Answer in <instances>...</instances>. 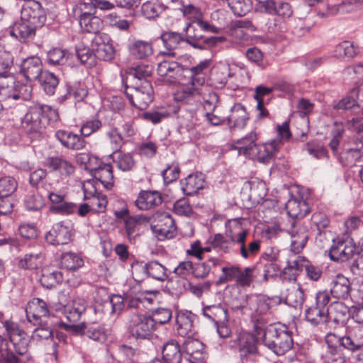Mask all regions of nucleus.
<instances>
[{"instance_id":"nucleus-47","label":"nucleus","mask_w":363,"mask_h":363,"mask_svg":"<svg viewBox=\"0 0 363 363\" xmlns=\"http://www.w3.org/2000/svg\"><path fill=\"white\" fill-rule=\"evenodd\" d=\"M329 309H323L314 305L309 307L305 313L307 321L313 325L324 323L328 320Z\"/></svg>"},{"instance_id":"nucleus-40","label":"nucleus","mask_w":363,"mask_h":363,"mask_svg":"<svg viewBox=\"0 0 363 363\" xmlns=\"http://www.w3.org/2000/svg\"><path fill=\"white\" fill-rule=\"evenodd\" d=\"M288 215L296 219L305 217L309 213L308 203L303 200L289 199L285 204Z\"/></svg>"},{"instance_id":"nucleus-21","label":"nucleus","mask_w":363,"mask_h":363,"mask_svg":"<svg viewBox=\"0 0 363 363\" xmlns=\"http://www.w3.org/2000/svg\"><path fill=\"white\" fill-rule=\"evenodd\" d=\"M249 117L246 108L240 104H235L227 118L228 125L231 130H241L246 125Z\"/></svg>"},{"instance_id":"nucleus-54","label":"nucleus","mask_w":363,"mask_h":363,"mask_svg":"<svg viewBox=\"0 0 363 363\" xmlns=\"http://www.w3.org/2000/svg\"><path fill=\"white\" fill-rule=\"evenodd\" d=\"M61 265L67 270L75 271L83 266L84 260L77 254L65 252L61 255Z\"/></svg>"},{"instance_id":"nucleus-1","label":"nucleus","mask_w":363,"mask_h":363,"mask_svg":"<svg viewBox=\"0 0 363 363\" xmlns=\"http://www.w3.org/2000/svg\"><path fill=\"white\" fill-rule=\"evenodd\" d=\"M255 328L257 335L264 331L262 341L264 345L277 355H283L293 347L292 332L286 325L269 324L264 328L261 318L257 319Z\"/></svg>"},{"instance_id":"nucleus-44","label":"nucleus","mask_w":363,"mask_h":363,"mask_svg":"<svg viewBox=\"0 0 363 363\" xmlns=\"http://www.w3.org/2000/svg\"><path fill=\"white\" fill-rule=\"evenodd\" d=\"M101 37L96 36L93 40V48L94 45H96L95 48L96 58L104 61H110L114 57V48L112 44L109 43L100 42Z\"/></svg>"},{"instance_id":"nucleus-42","label":"nucleus","mask_w":363,"mask_h":363,"mask_svg":"<svg viewBox=\"0 0 363 363\" xmlns=\"http://www.w3.org/2000/svg\"><path fill=\"white\" fill-rule=\"evenodd\" d=\"M204 177L201 173L189 174L182 181V190L186 195H193L199 189H203Z\"/></svg>"},{"instance_id":"nucleus-34","label":"nucleus","mask_w":363,"mask_h":363,"mask_svg":"<svg viewBox=\"0 0 363 363\" xmlns=\"http://www.w3.org/2000/svg\"><path fill=\"white\" fill-rule=\"evenodd\" d=\"M79 26L86 33L97 34L103 28V21L89 12L81 13Z\"/></svg>"},{"instance_id":"nucleus-35","label":"nucleus","mask_w":363,"mask_h":363,"mask_svg":"<svg viewBox=\"0 0 363 363\" xmlns=\"http://www.w3.org/2000/svg\"><path fill=\"white\" fill-rule=\"evenodd\" d=\"M184 351L189 356V361L205 359L204 345L197 339L187 337L184 343Z\"/></svg>"},{"instance_id":"nucleus-58","label":"nucleus","mask_w":363,"mask_h":363,"mask_svg":"<svg viewBox=\"0 0 363 363\" xmlns=\"http://www.w3.org/2000/svg\"><path fill=\"white\" fill-rule=\"evenodd\" d=\"M240 267L228 264L221 269V275L216 281V285H220L233 281H237Z\"/></svg>"},{"instance_id":"nucleus-24","label":"nucleus","mask_w":363,"mask_h":363,"mask_svg":"<svg viewBox=\"0 0 363 363\" xmlns=\"http://www.w3.org/2000/svg\"><path fill=\"white\" fill-rule=\"evenodd\" d=\"M200 86L193 85L192 82L186 86L179 88L174 93V97L177 101L184 104H192L199 101L202 94V89Z\"/></svg>"},{"instance_id":"nucleus-59","label":"nucleus","mask_w":363,"mask_h":363,"mask_svg":"<svg viewBox=\"0 0 363 363\" xmlns=\"http://www.w3.org/2000/svg\"><path fill=\"white\" fill-rule=\"evenodd\" d=\"M233 13L238 16H243L252 9V0H231L228 4Z\"/></svg>"},{"instance_id":"nucleus-39","label":"nucleus","mask_w":363,"mask_h":363,"mask_svg":"<svg viewBox=\"0 0 363 363\" xmlns=\"http://www.w3.org/2000/svg\"><path fill=\"white\" fill-rule=\"evenodd\" d=\"M45 257L41 252L26 254L18 260V267L24 270H36L40 268Z\"/></svg>"},{"instance_id":"nucleus-14","label":"nucleus","mask_w":363,"mask_h":363,"mask_svg":"<svg viewBox=\"0 0 363 363\" xmlns=\"http://www.w3.org/2000/svg\"><path fill=\"white\" fill-rule=\"evenodd\" d=\"M280 144L281 141L279 139H274L269 143L264 144H256L251 155L255 156L259 162L264 164L269 163L278 151Z\"/></svg>"},{"instance_id":"nucleus-62","label":"nucleus","mask_w":363,"mask_h":363,"mask_svg":"<svg viewBox=\"0 0 363 363\" xmlns=\"http://www.w3.org/2000/svg\"><path fill=\"white\" fill-rule=\"evenodd\" d=\"M18 186L17 182L11 177L0 178V198L11 196Z\"/></svg>"},{"instance_id":"nucleus-15","label":"nucleus","mask_w":363,"mask_h":363,"mask_svg":"<svg viewBox=\"0 0 363 363\" xmlns=\"http://www.w3.org/2000/svg\"><path fill=\"white\" fill-rule=\"evenodd\" d=\"M75 335H86L88 338L99 342H104L107 338V334L104 328L98 326H87L84 323L77 325H67Z\"/></svg>"},{"instance_id":"nucleus-37","label":"nucleus","mask_w":363,"mask_h":363,"mask_svg":"<svg viewBox=\"0 0 363 363\" xmlns=\"http://www.w3.org/2000/svg\"><path fill=\"white\" fill-rule=\"evenodd\" d=\"M257 139L256 133L252 131L245 137L236 140L235 143L231 145V148L238 150L239 155L250 156L252 152H253V148L256 145Z\"/></svg>"},{"instance_id":"nucleus-57","label":"nucleus","mask_w":363,"mask_h":363,"mask_svg":"<svg viewBox=\"0 0 363 363\" xmlns=\"http://www.w3.org/2000/svg\"><path fill=\"white\" fill-rule=\"evenodd\" d=\"M355 0H350L348 1H344L342 4L336 5H328L325 9H319L318 11V16L321 18H328L331 16L337 14L340 11H350L353 10V8L349 9V7L353 6V3Z\"/></svg>"},{"instance_id":"nucleus-20","label":"nucleus","mask_w":363,"mask_h":363,"mask_svg":"<svg viewBox=\"0 0 363 363\" xmlns=\"http://www.w3.org/2000/svg\"><path fill=\"white\" fill-rule=\"evenodd\" d=\"M194 314L189 311L179 312L176 316L177 331L184 337H191L194 335Z\"/></svg>"},{"instance_id":"nucleus-23","label":"nucleus","mask_w":363,"mask_h":363,"mask_svg":"<svg viewBox=\"0 0 363 363\" xmlns=\"http://www.w3.org/2000/svg\"><path fill=\"white\" fill-rule=\"evenodd\" d=\"M55 138L64 147L72 150H82L86 145V141L82 137L65 130H57Z\"/></svg>"},{"instance_id":"nucleus-28","label":"nucleus","mask_w":363,"mask_h":363,"mask_svg":"<svg viewBox=\"0 0 363 363\" xmlns=\"http://www.w3.org/2000/svg\"><path fill=\"white\" fill-rule=\"evenodd\" d=\"M47 167L52 172H56L61 177H67L74 172L73 164L62 157H50L47 160Z\"/></svg>"},{"instance_id":"nucleus-10","label":"nucleus","mask_w":363,"mask_h":363,"mask_svg":"<svg viewBox=\"0 0 363 363\" xmlns=\"http://www.w3.org/2000/svg\"><path fill=\"white\" fill-rule=\"evenodd\" d=\"M48 191V197L52 205L49 211L53 213L70 214L74 213L77 206L72 202H65L64 196L52 192V186L50 183H45L42 186Z\"/></svg>"},{"instance_id":"nucleus-8","label":"nucleus","mask_w":363,"mask_h":363,"mask_svg":"<svg viewBox=\"0 0 363 363\" xmlns=\"http://www.w3.org/2000/svg\"><path fill=\"white\" fill-rule=\"evenodd\" d=\"M22 21L30 23L34 26L42 28L47 20V13L42 4L35 0L26 2L21 9Z\"/></svg>"},{"instance_id":"nucleus-25","label":"nucleus","mask_w":363,"mask_h":363,"mask_svg":"<svg viewBox=\"0 0 363 363\" xmlns=\"http://www.w3.org/2000/svg\"><path fill=\"white\" fill-rule=\"evenodd\" d=\"M237 344L238 352L241 358L247 357L249 354H254L257 352V339L248 333H241L235 340Z\"/></svg>"},{"instance_id":"nucleus-63","label":"nucleus","mask_w":363,"mask_h":363,"mask_svg":"<svg viewBox=\"0 0 363 363\" xmlns=\"http://www.w3.org/2000/svg\"><path fill=\"white\" fill-rule=\"evenodd\" d=\"M77 58L81 63L88 67H92L96 64V55L88 47H78L76 50Z\"/></svg>"},{"instance_id":"nucleus-7","label":"nucleus","mask_w":363,"mask_h":363,"mask_svg":"<svg viewBox=\"0 0 363 363\" xmlns=\"http://www.w3.org/2000/svg\"><path fill=\"white\" fill-rule=\"evenodd\" d=\"M5 328L9 336V340H6L8 347L18 355L27 357L28 340L24 331L12 322H6Z\"/></svg>"},{"instance_id":"nucleus-22","label":"nucleus","mask_w":363,"mask_h":363,"mask_svg":"<svg viewBox=\"0 0 363 363\" xmlns=\"http://www.w3.org/2000/svg\"><path fill=\"white\" fill-rule=\"evenodd\" d=\"M45 239L50 245H65L70 241L71 234L67 227L58 223L45 234Z\"/></svg>"},{"instance_id":"nucleus-26","label":"nucleus","mask_w":363,"mask_h":363,"mask_svg":"<svg viewBox=\"0 0 363 363\" xmlns=\"http://www.w3.org/2000/svg\"><path fill=\"white\" fill-rule=\"evenodd\" d=\"M350 318V309L342 302H334L329 309L328 322L333 323L335 327L344 325Z\"/></svg>"},{"instance_id":"nucleus-33","label":"nucleus","mask_w":363,"mask_h":363,"mask_svg":"<svg viewBox=\"0 0 363 363\" xmlns=\"http://www.w3.org/2000/svg\"><path fill=\"white\" fill-rule=\"evenodd\" d=\"M161 39L166 48V50L162 51L161 54L169 57H177L174 50L177 48L181 42H184L182 35L177 32L169 31L163 33Z\"/></svg>"},{"instance_id":"nucleus-46","label":"nucleus","mask_w":363,"mask_h":363,"mask_svg":"<svg viewBox=\"0 0 363 363\" xmlns=\"http://www.w3.org/2000/svg\"><path fill=\"white\" fill-rule=\"evenodd\" d=\"M86 307L87 303L85 299L79 297L74 298L72 305L65 309L67 318L72 322L79 320Z\"/></svg>"},{"instance_id":"nucleus-61","label":"nucleus","mask_w":363,"mask_h":363,"mask_svg":"<svg viewBox=\"0 0 363 363\" xmlns=\"http://www.w3.org/2000/svg\"><path fill=\"white\" fill-rule=\"evenodd\" d=\"M150 316L157 327V324L164 325L167 323L172 318V311L169 308L160 307L152 310Z\"/></svg>"},{"instance_id":"nucleus-50","label":"nucleus","mask_w":363,"mask_h":363,"mask_svg":"<svg viewBox=\"0 0 363 363\" xmlns=\"http://www.w3.org/2000/svg\"><path fill=\"white\" fill-rule=\"evenodd\" d=\"M48 95H53L59 84L58 78L52 72L45 71L38 79Z\"/></svg>"},{"instance_id":"nucleus-53","label":"nucleus","mask_w":363,"mask_h":363,"mask_svg":"<svg viewBox=\"0 0 363 363\" xmlns=\"http://www.w3.org/2000/svg\"><path fill=\"white\" fill-rule=\"evenodd\" d=\"M265 11L270 14H276L283 18L290 17L292 14L291 5L281 1H274L267 4Z\"/></svg>"},{"instance_id":"nucleus-49","label":"nucleus","mask_w":363,"mask_h":363,"mask_svg":"<svg viewBox=\"0 0 363 363\" xmlns=\"http://www.w3.org/2000/svg\"><path fill=\"white\" fill-rule=\"evenodd\" d=\"M258 269L256 265L250 267H245L243 270L240 268L237 279V284L241 287H249L250 286L252 281L259 278Z\"/></svg>"},{"instance_id":"nucleus-11","label":"nucleus","mask_w":363,"mask_h":363,"mask_svg":"<svg viewBox=\"0 0 363 363\" xmlns=\"http://www.w3.org/2000/svg\"><path fill=\"white\" fill-rule=\"evenodd\" d=\"M26 313L28 320L33 325L43 324L45 320L49 319L48 305L43 300L38 298H34L28 303Z\"/></svg>"},{"instance_id":"nucleus-60","label":"nucleus","mask_w":363,"mask_h":363,"mask_svg":"<svg viewBox=\"0 0 363 363\" xmlns=\"http://www.w3.org/2000/svg\"><path fill=\"white\" fill-rule=\"evenodd\" d=\"M164 10L165 7L164 4L152 1L144 3L141 7L143 15L148 19L157 17L159 14Z\"/></svg>"},{"instance_id":"nucleus-16","label":"nucleus","mask_w":363,"mask_h":363,"mask_svg":"<svg viewBox=\"0 0 363 363\" xmlns=\"http://www.w3.org/2000/svg\"><path fill=\"white\" fill-rule=\"evenodd\" d=\"M43 72L41 60L37 56L27 57L21 62V73L27 80H38Z\"/></svg>"},{"instance_id":"nucleus-31","label":"nucleus","mask_w":363,"mask_h":363,"mask_svg":"<svg viewBox=\"0 0 363 363\" xmlns=\"http://www.w3.org/2000/svg\"><path fill=\"white\" fill-rule=\"evenodd\" d=\"M40 28L21 18L20 22L15 23L12 27L11 34L18 38L20 41L26 42L33 39L35 35L36 30Z\"/></svg>"},{"instance_id":"nucleus-36","label":"nucleus","mask_w":363,"mask_h":363,"mask_svg":"<svg viewBox=\"0 0 363 363\" xmlns=\"http://www.w3.org/2000/svg\"><path fill=\"white\" fill-rule=\"evenodd\" d=\"M256 267L258 270L259 281H268L270 279L276 277L281 271L277 260L268 259L265 263H257Z\"/></svg>"},{"instance_id":"nucleus-18","label":"nucleus","mask_w":363,"mask_h":363,"mask_svg":"<svg viewBox=\"0 0 363 363\" xmlns=\"http://www.w3.org/2000/svg\"><path fill=\"white\" fill-rule=\"evenodd\" d=\"M342 346L352 352L360 350L363 347V326L358 325L350 328L342 337Z\"/></svg>"},{"instance_id":"nucleus-12","label":"nucleus","mask_w":363,"mask_h":363,"mask_svg":"<svg viewBox=\"0 0 363 363\" xmlns=\"http://www.w3.org/2000/svg\"><path fill=\"white\" fill-rule=\"evenodd\" d=\"M352 291L350 280L342 274H337L330 282V294L338 300H347Z\"/></svg>"},{"instance_id":"nucleus-3","label":"nucleus","mask_w":363,"mask_h":363,"mask_svg":"<svg viewBox=\"0 0 363 363\" xmlns=\"http://www.w3.org/2000/svg\"><path fill=\"white\" fill-rule=\"evenodd\" d=\"M40 108L38 103L30 106L21 121L23 129L31 139L41 138L45 128Z\"/></svg>"},{"instance_id":"nucleus-32","label":"nucleus","mask_w":363,"mask_h":363,"mask_svg":"<svg viewBox=\"0 0 363 363\" xmlns=\"http://www.w3.org/2000/svg\"><path fill=\"white\" fill-rule=\"evenodd\" d=\"M147 221V217L142 214L126 218L124 223V228L125 235L130 242L140 235L142 224Z\"/></svg>"},{"instance_id":"nucleus-45","label":"nucleus","mask_w":363,"mask_h":363,"mask_svg":"<svg viewBox=\"0 0 363 363\" xmlns=\"http://www.w3.org/2000/svg\"><path fill=\"white\" fill-rule=\"evenodd\" d=\"M153 68L150 65L140 64L135 67L129 69L127 79H130L133 84L137 82L140 84L142 82L147 80L152 73Z\"/></svg>"},{"instance_id":"nucleus-13","label":"nucleus","mask_w":363,"mask_h":363,"mask_svg":"<svg viewBox=\"0 0 363 363\" xmlns=\"http://www.w3.org/2000/svg\"><path fill=\"white\" fill-rule=\"evenodd\" d=\"M292 225L291 249L294 253H299L309 237L308 227L299 220L294 222Z\"/></svg>"},{"instance_id":"nucleus-30","label":"nucleus","mask_w":363,"mask_h":363,"mask_svg":"<svg viewBox=\"0 0 363 363\" xmlns=\"http://www.w3.org/2000/svg\"><path fill=\"white\" fill-rule=\"evenodd\" d=\"M248 235V231L242 228L239 224H235L233 229H229L225 233L227 240L232 241L234 244L240 245V254L245 259L248 257V252L245 246V240Z\"/></svg>"},{"instance_id":"nucleus-17","label":"nucleus","mask_w":363,"mask_h":363,"mask_svg":"<svg viewBox=\"0 0 363 363\" xmlns=\"http://www.w3.org/2000/svg\"><path fill=\"white\" fill-rule=\"evenodd\" d=\"M132 268L133 274L141 270L145 274L158 281H163L167 278L166 268L157 261H151L146 264L136 263Z\"/></svg>"},{"instance_id":"nucleus-51","label":"nucleus","mask_w":363,"mask_h":363,"mask_svg":"<svg viewBox=\"0 0 363 363\" xmlns=\"http://www.w3.org/2000/svg\"><path fill=\"white\" fill-rule=\"evenodd\" d=\"M70 53L58 48L50 50L47 53V62L51 66L63 65L67 63Z\"/></svg>"},{"instance_id":"nucleus-5","label":"nucleus","mask_w":363,"mask_h":363,"mask_svg":"<svg viewBox=\"0 0 363 363\" xmlns=\"http://www.w3.org/2000/svg\"><path fill=\"white\" fill-rule=\"evenodd\" d=\"M83 159L88 158V166L92 176L103 186L111 189L113 186V167L110 164L102 163L96 157H88L87 155H81Z\"/></svg>"},{"instance_id":"nucleus-41","label":"nucleus","mask_w":363,"mask_h":363,"mask_svg":"<svg viewBox=\"0 0 363 363\" xmlns=\"http://www.w3.org/2000/svg\"><path fill=\"white\" fill-rule=\"evenodd\" d=\"M6 339L0 340V363H26L28 357L18 355L6 345Z\"/></svg>"},{"instance_id":"nucleus-52","label":"nucleus","mask_w":363,"mask_h":363,"mask_svg":"<svg viewBox=\"0 0 363 363\" xmlns=\"http://www.w3.org/2000/svg\"><path fill=\"white\" fill-rule=\"evenodd\" d=\"M130 53L138 59L147 57L152 53L150 43L143 40H135L129 46Z\"/></svg>"},{"instance_id":"nucleus-19","label":"nucleus","mask_w":363,"mask_h":363,"mask_svg":"<svg viewBox=\"0 0 363 363\" xmlns=\"http://www.w3.org/2000/svg\"><path fill=\"white\" fill-rule=\"evenodd\" d=\"M83 189L84 194V199L85 200H91V204L94 207V212H105L108 203L106 196L97 192L95 186L91 182H88L87 185H84Z\"/></svg>"},{"instance_id":"nucleus-48","label":"nucleus","mask_w":363,"mask_h":363,"mask_svg":"<svg viewBox=\"0 0 363 363\" xmlns=\"http://www.w3.org/2000/svg\"><path fill=\"white\" fill-rule=\"evenodd\" d=\"M203 315L215 324L228 320V318L227 309L220 304L205 306L203 308Z\"/></svg>"},{"instance_id":"nucleus-9","label":"nucleus","mask_w":363,"mask_h":363,"mask_svg":"<svg viewBox=\"0 0 363 363\" xmlns=\"http://www.w3.org/2000/svg\"><path fill=\"white\" fill-rule=\"evenodd\" d=\"M356 250V245L352 239L337 238L333 240V245L330 246V258L333 261L345 262L353 257Z\"/></svg>"},{"instance_id":"nucleus-29","label":"nucleus","mask_w":363,"mask_h":363,"mask_svg":"<svg viewBox=\"0 0 363 363\" xmlns=\"http://www.w3.org/2000/svg\"><path fill=\"white\" fill-rule=\"evenodd\" d=\"M181 65L174 61L164 60L158 64L157 74L168 84H174V79L179 74Z\"/></svg>"},{"instance_id":"nucleus-38","label":"nucleus","mask_w":363,"mask_h":363,"mask_svg":"<svg viewBox=\"0 0 363 363\" xmlns=\"http://www.w3.org/2000/svg\"><path fill=\"white\" fill-rule=\"evenodd\" d=\"M162 358L166 363H181L182 354L180 346L176 340H169L163 345Z\"/></svg>"},{"instance_id":"nucleus-64","label":"nucleus","mask_w":363,"mask_h":363,"mask_svg":"<svg viewBox=\"0 0 363 363\" xmlns=\"http://www.w3.org/2000/svg\"><path fill=\"white\" fill-rule=\"evenodd\" d=\"M105 21L111 28H117L120 30H128L131 22L125 19H121L116 13H111L105 16Z\"/></svg>"},{"instance_id":"nucleus-2","label":"nucleus","mask_w":363,"mask_h":363,"mask_svg":"<svg viewBox=\"0 0 363 363\" xmlns=\"http://www.w3.org/2000/svg\"><path fill=\"white\" fill-rule=\"evenodd\" d=\"M124 94L130 104L140 110L147 108L153 101V88L148 80L125 85Z\"/></svg>"},{"instance_id":"nucleus-56","label":"nucleus","mask_w":363,"mask_h":363,"mask_svg":"<svg viewBox=\"0 0 363 363\" xmlns=\"http://www.w3.org/2000/svg\"><path fill=\"white\" fill-rule=\"evenodd\" d=\"M62 281V273L57 270L53 272L45 271L43 273L40 279L41 285L48 289L55 287Z\"/></svg>"},{"instance_id":"nucleus-55","label":"nucleus","mask_w":363,"mask_h":363,"mask_svg":"<svg viewBox=\"0 0 363 363\" xmlns=\"http://www.w3.org/2000/svg\"><path fill=\"white\" fill-rule=\"evenodd\" d=\"M208 62H201L198 65L186 70L188 73V79L192 82L193 85L203 86L204 84L205 78L201 74L208 67Z\"/></svg>"},{"instance_id":"nucleus-27","label":"nucleus","mask_w":363,"mask_h":363,"mask_svg":"<svg viewBox=\"0 0 363 363\" xmlns=\"http://www.w3.org/2000/svg\"><path fill=\"white\" fill-rule=\"evenodd\" d=\"M162 202V197L156 191H142L135 201L136 206L140 210H148L158 206Z\"/></svg>"},{"instance_id":"nucleus-43","label":"nucleus","mask_w":363,"mask_h":363,"mask_svg":"<svg viewBox=\"0 0 363 363\" xmlns=\"http://www.w3.org/2000/svg\"><path fill=\"white\" fill-rule=\"evenodd\" d=\"M19 86L13 76L0 79V95L5 99H18L20 98L17 87Z\"/></svg>"},{"instance_id":"nucleus-4","label":"nucleus","mask_w":363,"mask_h":363,"mask_svg":"<svg viewBox=\"0 0 363 363\" xmlns=\"http://www.w3.org/2000/svg\"><path fill=\"white\" fill-rule=\"evenodd\" d=\"M156 329L150 315L134 313L130 318L128 331L135 339H149Z\"/></svg>"},{"instance_id":"nucleus-6","label":"nucleus","mask_w":363,"mask_h":363,"mask_svg":"<svg viewBox=\"0 0 363 363\" xmlns=\"http://www.w3.org/2000/svg\"><path fill=\"white\" fill-rule=\"evenodd\" d=\"M150 228L160 240L172 238L176 229L174 219L167 212L154 213L151 218Z\"/></svg>"}]
</instances>
